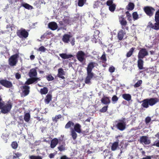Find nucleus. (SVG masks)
Returning a JSON list of instances; mask_svg holds the SVG:
<instances>
[{
	"label": "nucleus",
	"mask_w": 159,
	"mask_h": 159,
	"mask_svg": "<svg viewBox=\"0 0 159 159\" xmlns=\"http://www.w3.org/2000/svg\"><path fill=\"white\" fill-rule=\"evenodd\" d=\"M63 21L64 24H68L70 22L69 18L67 17H65L62 20Z\"/></svg>",
	"instance_id": "nucleus-47"
},
{
	"label": "nucleus",
	"mask_w": 159,
	"mask_h": 159,
	"mask_svg": "<svg viewBox=\"0 0 159 159\" xmlns=\"http://www.w3.org/2000/svg\"><path fill=\"white\" fill-rule=\"evenodd\" d=\"M30 159H42V157L39 156L31 155L29 157Z\"/></svg>",
	"instance_id": "nucleus-39"
},
{
	"label": "nucleus",
	"mask_w": 159,
	"mask_h": 159,
	"mask_svg": "<svg viewBox=\"0 0 159 159\" xmlns=\"http://www.w3.org/2000/svg\"><path fill=\"white\" fill-rule=\"evenodd\" d=\"M4 102H0V109H1V110H2V107L3 106V105L4 104Z\"/></svg>",
	"instance_id": "nucleus-61"
},
{
	"label": "nucleus",
	"mask_w": 159,
	"mask_h": 159,
	"mask_svg": "<svg viewBox=\"0 0 159 159\" xmlns=\"http://www.w3.org/2000/svg\"><path fill=\"white\" fill-rule=\"evenodd\" d=\"M19 57L18 53L12 55L8 59L9 65L11 66H16L18 62V58Z\"/></svg>",
	"instance_id": "nucleus-6"
},
{
	"label": "nucleus",
	"mask_w": 159,
	"mask_h": 159,
	"mask_svg": "<svg viewBox=\"0 0 159 159\" xmlns=\"http://www.w3.org/2000/svg\"><path fill=\"white\" fill-rule=\"evenodd\" d=\"M66 144L65 142H63L57 147L58 150L60 152L65 151L66 150Z\"/></svg>",
	"instance_id": "nucleus-29"
},
{
	"label": "nucleus",
	"mask_w": 159,
	"mask_h": 159,
	"mask_svg": "<svg viewBox=\"0 0 159 159\" xmlns=\"http://www.w3.org/2000/svg\"><path fill=\"white\" fill-rule=\"evenodd\" d=\"M155 20L156 23L154 24H152L151 21L149 22L147 27L154 30H159V9L155 13Z\"/></svg>",
	"instance_id": "nucleus-4"
},
{
	"label": "nucleus",
	"mask_w": 159,
	"mask_h": 159,
	"mask_svg": "<svg viewBox=\"0 0 159 159\" xmlns=\"http://www.w3.org/2000/svg\"><path fill=\"white\" fill-rule=\"evenodd\" d=\"M142 102V106L147 108L149 107V106H152L159 102V99L157 98H147L144 99Z\"/></svg>",
	"instance_id": "nucleus-3"
},
{
	"label": "nucleus",
	"mask_w": 159,
	"mask_h": 159,
	"mask_svg": "<svg viewBox=\"0 0 159 159\" xmlns=\"http://www.w3.org/2000/svg\"><path fill=\"white\" fill-rule=\"evenodd\" d=\"M125 14L126 15V17L127 18V20L129 21L132 20L131 16L130 13H129V11H127L125 12Z\"/></svg>",
	"instance_id": "nucleus-43"
},
{
	"label": "nucleus",
	"mask_w": 159,
	"mask_h": 159,
	"mask_svg": "<svg viewBox=\"0 0 159 159\" xmlns=\"http://www.w3.org/2000/svg\"><path fill=\"white\" fill-rule=\"evenodd\" d=\"M122 97L125 100L128 101H129L131 99V95L129 94H123L122 95Z\"/></svg>",
	"instance_id": "nucleus-26"
},
{
	"label": "nucleus",
	"mask_w": 159,
	"mask_h": 159,
	"mask_svg": "<svg viewBox=\"0 0 159 159\" xmlns=\"http://www.w3.org/2000/svg\"><path fill=\"white\" fill-rule=\"evenodd\" d=\"M98 65L97 63L94 62H91L88 65L86 68L87 76L85 78V83L86 84L91 83V80L94 76V74L92 72L93 69Z\"/></svg>",
	"instance_id": "nucleus-1"
},
{
	"label": "nucleus",
	"mask_w": 159,
	"mask_h": 159,
	"mask_svg": "<svg viewBox=\"0 0 159 159\" xmlns=\"http://www.w3.org/2000/svg\"><path fill=\"white\" fill-rule=\"evenodd\" d=\"M30 116L29 113H26L24 116V120L26 122H28L30 119Z\"/></svg>",
	"instance_id": "nucleus-35"
},
{
	"label": "nucleus",
	"mask_w": 159,
	"mask_h": 159,
	"mask_svg": "<svg viewBox=\"0 0 159 159\" xmlns=\"http://www.w3.org/2000/svg\"><path fill=\"white\" fill-rule=\"evenodd\" d=\"M148 55V52L146 48H142L139 50L138 55L137 61V66L139 70L144 69V67H143L144 62L143 59Z\"/></svg>",
	"instance_id": "nucleus-2"
},
{
	"label": "nucleus",
	"mask_w": 159,
	"mask_h": 159,
	"mask_svg": "<svg viewBox=\"0 0 159 159\" xmlns=\"http://www.w3.org/2000/svg\"><path fill=\"white\" fill-rule=\"evenodd\" d=\"M75 39L73 38L72 39V40L70 42V43L73 46L75 44Z\"/></svg>",
	"instance_id": "nucleus-59"
},
{
	"label": "nucleus",
	"mask_w": 159,
	"mask_h": 159,
	"mask_svg": "<svg viewBox=\"0 0 159 159\" xmlns=\"http://www.w3.org/2000/svg\"><path fill=\"white\" fill-rule=\"evenodd\" d=\"M85 54L83 51H79L77 52L76 57L79 61L80 62H82L85 60Z\"/></svg>",
	"instance_id": "nucleus-14"
},
{
	"label": "nucleus",
	"mask_w": 159,
	"mask_h": 159,
	"mask_svg": "<svg viewBox=\"0 0 159 159\" xmlns=\"http://www.w3.org/2000/svg\"><path fill=\"white\" fill-rule=\"evenodd\" d=\"M151 120V118L150 117H147L145 120V122L146 124L148 123Z\"/></svg>",
	"instance_id": "nucleus-55"
},
{
	"label": "nucleus",
	"mask_w": 159,
	"mask_h": 159,
	"mask_svg": "<svg viewBox=\"0 0 159 159\" xmlns=\"http://www.w3.org/2000/svg\"><path fill=\"white\" fill-rule=\"evenodd\" d=\"M16 34L17 36L21 39H26L29 35V33L25 29L21 28L20 30H17Z\"/></svg>",
	"instance_id": "nucleus-5"
},
{
	"label": "nucleus",
	"mask_w": 159,
	"mask_h": 159,
	"mask_svg": "<svg viewBox=\"0 0 159 159\" xmlns=\"http://www.w3.org/2000/svg\"><path fill=\"white\" fill-rule=\"evenodd\" d=\"M142 159H151V158L150 156H147L146 157L143 158Z\"/></svg>",
	"instance_id": "nucleus-64"
},
{
	"label": "nucleus",
	"mask_w": 159,
	"mask_h": 159,
	"mask_svg": "<svg viewBox=\"0 0 159 159\" xmlns=\"http://www.w3.org/2000/svg\"><path fill=\"white\" fill-rule=\"evenodd\" d=\"M52 96L51 94H48L46 95L44 99V102L45 103L47 104H48L52 100Z\"/></svg>",
	"instance_id": "nucleus-25"
},
{
	"label": "nucleus",
	"mask_w": 159,
	"mask_h": 159,
	"mask_svg": "<svg viewBox=\"0 0 159 159\" xmlns=\"http://www.w3.org/2000/svg\"><path fill=\"white\" fill-rule=\"evenodd\" d=\"M59 55L63 59H69L73 57L72 55L67 54L66 53H60L59 54Z\"/></svg>",
	"instance_id": "nucleus-22"
},
{
	"label": "nucleus",
	"mask_w": 159,
	"mask_h": 159,
	"mask_svg": "<svg viewBox=\"0 0 159 159\" xmlns=\"http://www.w3.org/2000/svg\"><path fill=\"white\" fill-rule=\"evenodd\" d=\"M119 22L121 25V28L124 30L126 29L128 30L129 29L128 26H126L127 22L125 19L123 17V16L119 17Z\"/></svg>",
	"instance_id": "nucleus-10"
},
{
	"label": "nucleus",
	"mask_w": 159,
	"mask_h": 159,
	"mask_svg": "<svg viewBox=\"0 0 159 159\" xmlns=\"http://www.w3.org/2000/svg\"><path fill=\"white\" fill-rule=\"evenodd\" d=\"M22 91V93L24 96L28 95L30 92V87L27 85H24L20 87Z\"/></svg>",
	"instance_id": "nucleus-12"
},
{
	"label": "nucleus",
	"mask_w": 159,
	"mask_h": 159,
	"mask_svg": "<svg viewBox=\"0 0 159 159\" xmlns=\"http://www.w3.org/2000/svg\"><path fill=\"white\" fill-rule=\"evenodd\" d=\"M48 27L51 30H54L57 29L58 26L56 22H52L48 23Z\"/></svg>",
	"instance_id": "nucleus-18"
},
{
	"label": "nucleus",
	"mask_w": 159,
	"mask_h": 159,
	"mask_svg": "<svg viewBox=\"0 0 159 159\" xmlns=\"http://www.w3.org/2000/svg\"><path fill=\"white\" fill-rule=\"evenodd\" d=\"M11 146L13 149H16L17 148L18 144L16 141H14L12 143Z\"/></svg>",
	"instance_id": "nucleus-46"
},
{
	"label": "nucleus",
	"mask_w": 159,
	"mask_h": 159,
	"mask_svg": "<svg viewBox=\"0 0 159 159\" xmlns=\"http://www.w3.org/2000/svg\"><path fill=\"white\" fill-rule=\"evenodd\" d=\"M72 37V36L70 34H65L62 37V40L65 43H68L70 41V38Z\"/></svg>",
	"instance_id": "nucleus-16"
},
{
	"label": "nucleus",
	"mask_w": 159,
	"mask_h": 159,
	"mask_svg": "<svg viewBox=\"0 0 159 159\" xmlns=\"http://www.w3.org/2000/svg\"><path fill=\"white\" fill-rule=\"evenodd\" d=\"M34 118H36L37 120H38L39 121H40L43 120V118L42 117L40 118V117H39V116H37L36 117H34Z\"/></svg>",
	"instance_id": "nucleus-60"
},
{
	"label": "nucleus",
	"mask_w": 159,
	"mask_h": 159,
	"mask_svg": "<svg viewBox=\"0 0 159 159\" xmlns=\"http://www.w3.org/2000/svg\"><path fill=\"white\" fill-rule=\"evenodd\" d=\"M126 125V123L124 120H120L116 125V127L120 130L123 131L125 129Z\"/></svg>",
	"instance_id": "nucleus-11"
},
{
	"label": "nucleus",
	"mask_w": 159,
	"mask_h": 159,
	"mask_svg": "<svg viewBox=\"0 0 159 159\" xmlns=\"http://www.w3.org/2000/svg\"><path fill=\"white\" fill-rule=\"evenodd\" d=\"M48 91V88L46 87H44L43 88L41 89L40 90V93L42 94H46Z\"/></svg>",
	"instance_id": "nucleus-34"
},
{
	"label": "nucleus",
	"mask_w": 159,
	"mask_h": 159,
	"mask_svg": "<svg viewBox=\"0 0 159 159\" xmlns=\"http://www.w3.org/2000/svg\"><path fill=\"white\" fill-rule=\"evenodd\" d=\"M54 155L53 153H51L49 155V157L51 159L54 158Z\"/></svg>",
	"instance_id": "nucleus-62"
},
{
	"label": "nucleus",
	"mask_w": 159,
	"mask_h": 159,
	"mask_svg": "<svg viewBox=\"0 0 159 159\" xmlns=\"http://www.w3.org/2000/svg\"><path fill=\"white\" fill-rule=\"evenodd\" d=\"M65 75V72L62 68H60L58 69V73L57 76L59 78L64 79L65 77L63 75Z\"/></svg>",
	"instance_id": "nucleus-19"
},
{
	"label": "nucleus",
	"mask_w": 159,
	"mask_h": 159,
	"mask_svg": "<svg viewBox=\"0 0 159 159\" xmlns=\"http://www.w3.org/2000/svg\"><path fill=\"white\" fill-rule=\"evenodd\" d=\"M37 75V71L35 69L32 68L30 70L29 73V75L30 77H36Z\"/></svg>",
	"instance_id": "nucleus-23"
},
{
	"label": "nucleus",
	"mask_w": 159,
	"mask_h": 159,
	"mask_svg": "<svg viewBox=\"0 0 159 159\" xmlns=\"http://www.w3.org/2000/svg\"><path fill=\"white\" fill-rule=\"evenodd\" d=\"M101 60L102 61V63H105L107 61V60L106 58V54L105 52H104L103 54L101 57Z\"/></svg>",
	"instance_id": "nucleus-37"
},
{
	"label": "nucleus",
	"mask_w": 159,
	"mask_h": 159,
	"mask_svg": "<svg viewBox=\"0 0 159 159\" xmlns=\"http://www.w3.org/2000/svg\"><path fill=\"white\" fill-rule=\"evenodd\" d=\"M101 102L103 104L108 105L110 103L111 101L109 97L104 96L101 99Z\"/></svg>",
	"instance_id": "nucleus-20"
},
{
	"label": "nucleus",
	"mask_w": 159,
	"mask_h": 159,
	"mask_svg": "<svg viewBox=\"0 0 159 159\" xmlns=\"http://www.w3.org/2000/svg\"><path fill=\"white\" fill-rule=\"evenodd\" d=\"M15 77L16 79L19 80L21 78V75L18 73H16L15 74Z\"/></svg>",
	"instance_id": "nucleus-56"
},
{
	"label": "nucleus",
	"mask_w": 159,
	"mask_h": 159,
	"mask_svg": "<svg viewBox=\"0 0 159 159\" xmlns=\"http://www.w3.org/2000/svg\"><path fill=\"white\" fill-rule=\"evenodd\" d=\"M70 135L73 140H75L76 139L77 134L76 132L71 129L70 131Z\"/></svg>",
	"instance_id": "nucleus-31"
},
{
	"label": "nucleus",
	"mask_w": 159,
	"mask_h": 159,
	"mask_svg": "<svg viewBox=\"0 0 159 159\" xmlns=\"http://www.w3.org/2000/svg\"><path fill=\"white\" fill-rule=\"evenodd\" d=\"M0 84L4 87L8 88H11L13 86L11 82L6 79L0 80Z\"/></svg>",
	"instance_id": "nucleus-9"
},
{
	"label": "nucleus",
	"mask_w": 159,
	"mask_h": 159,
	"mask_svg": "<svg viewBox=\"0 0 159 159\" xmlns=\"http://www.w3.org/2000/svg\"><path fill=\"white\" fill-rule=\"evenodd\" d=\"M12 107V103L8 102L6 104H4L1 110V112L4 114L8 113L10 111Z\"/></svg>",
	"instance_id": "nucleus-8"
},
{
	"label": "nucleus",
	"mask_w": 159,
	"mask_h": 159,
	"mask_svg": "<svg viewBox=\"0 0 159 159\" xmlns=\"http://www.w3.org/2000/svg\"><path fill=\"white\" fill-rule=\"evenodd\" d=\"M21 156V154L18 152L16 153L13 156V158H18Z\"/></svg>",
	"instance_id": "nucleus-51"
},
{
	"label": "nucleus",
	"mask_w": 159,
	"mask_h": 159,
	"mask_svg": "<svg viewBox=\"0 0 159 159\" xmlns=\"http://www.w3.org/2000/svg\"><path fill=\"white\" fill-rule=\"evenodd\" d=\"M94 36H97L100 33V32L98 30H95L94 32Z\"/></svg>",
	"instance_id": "nucleus-57"
},
{
	"label": "nucleus",
	"mask_w": 159,
	"mask_h": 159,
	"mask_svg": "<svg viewBox=\"0 0 159 159\" xmlns=\"http://www.w3.org/2000/svg\"><path fill=\"white\" fill-rule=\"evenodd\" d=\"M119 145V140L118 139L117 141L114 142L111 146V150L112 151L116 150Z\"/></svg>",
	"instance_id": "nucleus-27"
},
{
	"label": "nucleus",
	"mask_w": 159,
	"mask_h": 159,
	"mask_svg": "<svg viewBox=\"0 0 159 159\" xmlns=\"http://www.w3.org/2000/svg\"><path fill=\"white\" fill-rule=\"evenodd\" d=\"M61 116L60 114H59L58 115L55 116L54 118H52L53 120L54 121L57 122V121L58 119H60L61 118Z\"/></svg>",
	"instance_id": "nucleus-45"
},
{
	"label": "nucleus",
	"mask_w": 159,
	"mask_h": 159,
	"mask_svg": "<svg viewBox=\"0 0 159 159\" xmlns=\"http://www.w3.org/2000/svg\"><path fill=\"white\" fill-rule=\"evenodd\" d=\"M86 0H79L78 5L79 7H82L86 2Z\"/></svg>",
	"instance_id": "nucleus-36"
},
{
	"label": "nucleus",
	"mask_w": 159,
	"mask_h": 159,
	"mask_svg": "<svg viewBox=\"0 0 159 159\" xmlns=\"http://www.w3.org/2000/svg\"><path fill=\"white\" fill-rule=\"evenodd\" d=\"M143 10L147 16L151 17L153 15L155 9L152 7L147 6L143 8Z\"/></svg>",
	"instance_id": "nucleus-7"
},
{
	"label": "nucleus",
	"mask_w": 159,
	"mask_h": 159,
	"mask_svg": "<svg viewBox=\"0 0 159 159\" xmlns=\"http://www.w3.org/2000/svg\"><path fill=\"white\" fill-rule=\"evenodd\" d=\"M60 159H71L70 158L67 157L66 155H63L60 157Z\"/></svg>",
	"instance_id": "nucleus-58"
},
{
	"label": "nucleus",
	"mask_w": 159,
	"mask_h": 159,
	"mask_svg": "<svg viewBox=\"0 0 159 159\" xmlns=\"http://www.w3.org/2000/svg\"><path fill=\"white\" fill-rule=\"evenodd\" d=\"M71 129L78 133H80L81 132V126L80 124L76 123L74 125V128Z\"/></svg>",
	"instance_id": "nucleus-17"
},
{
	"label": "nucleus",
	"mask_w": 159,
	"mask_h": 159,
	"mask_svg": "<svg viewBox=\"0 0 159 159\" xmlns=\"http://www.w3.org/2000/svg\"><path fill=\"white\" fill-rule=\"evenodd\" d=\"M21 6L23 7L26 9L28 10L32 9L33 8V7L32 6L27 3H22L21 4Z\"/></svg>",
	"instance_id": "nucleus-32"
},
{
	"label": "nucleus",
	"mask_w": 159,
	"mask_h": 159,
	"mask_svg": "<svg viewBox=\"0 0 159 159\" xmlns=\"http://www.w3.org/2000/svg\"><path fill=\"white\" fill-rule=\"evenodd\" d=\"M31 80L32 83H33L34 82L37 83L38 81H40V78L37 77H31L30 78Z\"/></svg>",
	"instance_id": "nucleus-42"
},
{
	"label": "nucleus",
	"mask_w": 159,
	"mask_h": 159,
	"mask_svg": "<svg viewBox=\"0 0 159 159\" xmlns=\"http://www.w3.org/2000/svg\"><path fill=\"white\" fill-rule=\"evenodd\" d=\"M132 16L134 20H137L139 19V15L137 12H134L132 13Z\"/></svg>",
	"instance_id": "nucleus-38"
},
{
	"label": "nucleus",
	"mask_w": 159,
	"mask_h": 159,
	"mask_svg": "<svg viewBox=\"0 0 159 159\" xmlns=\"http://www.w3.org/2000/svg\"><path fill=\"white\" fill-rule=\"evenodd\" d=\"M141 143L145 145H148L150 143V140L148 139V137L146 136H143L140 137L139 140Z\"/></svg>",
	"instance_id": "nucleus-15"
},
{
	"label": "nucleus",
	"mask_w": 159,
	"mask_h": 159,
	"mask_svg": "<svg viewBox=\"0 0 159 159\" xmlns=\"http://www.w3.org/2000/svg\"><path fill=\"white\" fill-rule=\"evenodd\" d=\"M126 34L125 31L123 30H120L118 33L117 38L119 40L121 41L123 39L124 36Z\"/></svg>",
	"instance_id": "nucleus-21"
},
{
	"label": "nucleus",
	"mask_w": 159,
	"mask_h": 159,
	"mask_svg": "<svg viewBox=\"0 0 159 159\" xmlns=\"http://www.w3.org/2000/svg\"><path fill=\"white\" fill-rule=\"evenodd\" d=\"M74 123L71 121H69L65 126V128L68 129L70 128L71 126H74Z\"/></svg>",
	"instance_id": "nucleus-33"
},
{
	"label": "nucleus",
	"mask_w": 159,
	"mask_h": 159,
	"mask_svg": "<svg viewBox=\"0 0 159 159\" xmlns=\"http://www.w3.org/2000/svg\"><path fill=\"white\" fill-rule=\"evenodd\" d=\"M118 98L116 96L114 95L112 98L111 100L113 103H115L118 100Z\"/></svg>",
	"instance_id": "nucleus-49"
},
{
	"label": "nucleus",
	"mask_w": 159,
	"mask_h": 159,
	"mask_svg": "<svg viewBox=\"0 0 159 159\" xmlns=\"http://www.w3.org/2000/svg\"><path fill=\"white\" fill-rule=\"evenodd\" d=\"M38 50L43 52H44L46 50V48L43 46H41L39 47Z\"/></svg>",
	"instance_id": "nucleus-50"
},
{
	"label": "nucleus",
	"mask_w": 159,
	"mask_h": 159,
	"mask_svg": "<svg viewBox=\"0 0 159 159\" xmlns=\"http://www.w3.org/2000/svg\"><path fill=\"white\" fill-rule=\"evenodd\" d=\"M135 48L132 47L127 52L126 54V56L127 57H130L133 54L134 50L135 49Z\"/></svg>",
	"instance_id": "nucleus-30"
},
{
	"label": "nucleus",
	"mask_w": 159,
	"mask_h": 159,
	"mask_svg": "<svg viewBox=\"0 0 159 159\" xmlns=\"http://www.w3.org/2000/svg\"><path fill=\"white\" fill-rule=\"evenodd\" d=\"M142 83V81L141 80L138 81L135 84L134 86L135 88H138L139 87Z\"/></svg>",
	"instance_id": "nucleus-44"
},
{
	"label": "nucleus",
	"mask_w": 159,
	"mask_h": 159,
	"mask_svg": "<svg viewBox=\"0 0 159 159\" xmlns=\"http://www.w3.org/2000/svg\"><path fill=\"white\" fill-rule=\"evenodd\" d=\"M108 107V105L103 107L100 110V112L102 113L106 112L107 110Z\"/></svg>",
	"instance_id": "nucleus-40"
},
{
	"label": "nucleus",
	"mask_w": 159,
	"mask_h": 159,
	"mask_svg": "<svg viewBox=\"0 0 159 159\" xmlns=\"http://www.w3.org/2000/svg\"><path fill=\"white\" fill-rule=\"evenodd\" d=\"M106 4L107 6H109V9L110 11L111 12L114 11L116 9V5L114 3L112 0H108L106 2Z\"/></svg>",
	"instance_id": "nucleus-13"
},
{
	"label": "nucleus",
	"mask_w": 159,
	"mask_h": 159,
	"mask_svg": "<svg viewBox=\"0 0 159 159\" xmlns=\"http://www.w3.org/2000/svg\"><path fill=\"white\" fill-rule=\"evenodd\" d=\"M115 68L114 67L112 66L110 67L109 69V71L111 73H113L115 71Z\"/></svg>",
	"instance_id": "nucleus-53"
},
{
	"label": "nucleus",
	"mask_w": 159,
	"mask_h": 159,
	"mask_svg": "<svg viewBox=\"0 0 159 159\" xmlns=\"http://www.w3.org/2000/svg\"><path fill=\"white\" fill-rule=\"evenodd\" d=\"M58 143V139L55 138L52 139L51 141V147L52 148H54Z\"/></svg>",
	"instance_id": "nucleus-24"
},
{
	"label": "nucleus",
	"mask_w": 159,
	"mask_h": 159,
	"mask_svg": "<svg viewBox=\"0 0 159 159\" xmlns=\"http://www.w3.org/2000/svg\"><path fill=\"white\" fill-rule=\"evenodd\" d=\"M134 4L133 2H129L126 7V9L128 10L132 11L134 7Z\"/></svg>",
	"instance_id": "nucleus-28"
},
{
	"label": "nucleus",
	"mask_w": 159,
	"mask_h": 159,
	"mask_svg": "<svg viewBox=\"0 0 159 159\" xmlns=\"http://www.w3.org/2000/svg\"><path fill=\"white\" fill-rule=\"evenodd\" d=\"M35 56L33 55H32L30 56V58L31 60H33L35 58Z\"/></svg>",
	"instance_id": "nucleus-63"
},
{
	"label": "nucleus",
	"mask_w": 159,
	"mask_h": 159,
	"mask_svg": "<svg viewBox=\"0 0 159 159\" xmlns=\"http://www.w3.org/2000/svg\"><path fill=\"white\" fill-rule=\"evenodd\" d=\"M152 146L159 147V140L156 141L152 144Z\"/></svg>",
	"instance_id": "nucleus-52"
},
{
	"label": "nucleus",
	"mask_w": 159,
	"mask_h": 159,
	"mask_svg": "<svg viewBox=\"0 0 159 159\" xmlns=\"http://www.w3.org/2000/svg\"><path fill=\"white\" fill-rule=\"evenodd\" d=\"M46 78L48 81H52L54 79V77L51 74L47 75Z\"/></svg>",
	"instance_id": "nucleus-48"
},
{
	"label": "nucleus",
	"mask_w": 159,
	"mask_h": 159,
	"mask_svg": "<svg viewBox=\"0 0 159 159\" xmlns=\"http://www.w3.org/2000/svg\"><path fill=\"white\" fill-rule=\"evenodd\" d=\"M31 84H32V83L30 78L28 79L25 83V84L27 85H29Z\"/></svg>",
	"instance_id": "nucleus-54"
},
{
	"label": "nucleus",
	"mask_w": 159,
	"mask_h": 159,
	"mask_svg": "<svg viewBox=\"0 0 159 159\" xmlns=\"http://www.w3.org/2000/svg\"><path fill=\"white\" fill-rule=\"evenodd\" d=\"M31 80L32 83H33L34 82L37 83L38 81H40V78L37 77H31L30 78Z\"/></svg>",
	"instance_id": "nucleus-41"
}]
</instances>
